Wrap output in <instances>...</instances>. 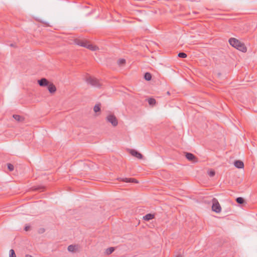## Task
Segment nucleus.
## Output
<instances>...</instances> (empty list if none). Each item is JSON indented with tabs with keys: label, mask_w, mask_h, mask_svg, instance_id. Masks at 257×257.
Instances as JSON below:
<instances>
[{
	"label": "nucleus",
	"mask_w": 257,
	"mask_h": 257,
	"mask_svg": "<svg viewBox=\"0 0 257 257\" xmlns=\"http://www.w3.org/2000/svg\"><path fill=\"white\" fill-rule=\"evenodd\" d=\"M47 87L49 92L51 93H54L56 91V87L52 83L50 82Z\"/></svg>",
	"instance_id": "9d476101"
},
{
	"label": "nucleus",
	"mask_w": 257,
	"mask_h": 257,
	"mask_svg": "<svg viewBox=\"0 0 257 257\" xmlns=\"http://www.w3.org/2000/svg\"><path fill=\"white\" fill-rule=\"evenodd\" d=\"M237 50L242 52H245L247 50L246 47H245V45L240 42V44H239L238 45H237V47L236 48Z\"/></svg>",
	"instance_id": "f8f14e48"
},
{
	"label": "nucleus",
	"mask_w": 257,
	"mask_h": 257,
	"mask_svg": "<svg viewBox=\"0 0 257 257\" xmlns=\"http://www.w3.org/2000/svg\"><path fill=\"white\" fill-rule=\"evenodd\" d=\"M44 231H45V229H42V230H41V231H42V232H44Z\"/></svg>",
	"instance_id": "7c9ffc66"
},
{
	"label": "nucleus",
	"mask_w": 257,
	"mask_h": 257,
	"mask_svg": "<svg viewBox=\"0 0 257 257\" xmlns=\"http://www.w3.org/2000/svg\"><path fill=\"white\" fill-rule=\"evenodd\" d=\"M75 43L80 46L86 48L92 51H95L98 49L96 46L89 44L88 42L85 40L76 39Z\"/></svg>",
	"instance_id": "f257e3e1"
},
{
	"label": "nucleus",
	"mask_w": 257,
	"mask_h": 257,
	"mask_svg": "<svg viewBox=\"0 0 257 257\" xmlns=\"http://www.w3.org/2000/svg\"><path fill=\"white\" fill-rule=\"evenodd\" d=\"M32 190L33 191H44L45 190V187L44 186H38V187H33L32 188Z\"/></svg>",
	"instance_id": "2eb2a0df"
},
{
	"label": "nucleus",
	"mask_w": 257,
	"mask_h": 257,
	"mask_svg": "<svg viewBox=\"0 0 257 257\" xmlns=\"http://www.w3.org/2000/svg\"><path fill=\"white\" fill-rule=\"evenodd\" d=\"M144 78L147 81H150L152 79V75L149 72H146L144 74Z\"/></svg>",
	"instance_id": "f3484780"
},
{
	"label": "nucleus",
	"mask_w": 257,
	"mask_h": 257,
	"mask_svg": "<svg viewBox=\"0 0 257 257\" xmlns=\"http://www.w3.org/2000/svg\"><path fill=\"white\" fill-rule=\"evenodd\" d=\"M212 210L216 213H220L221 211V207L217 199L213 198L212 200Z\"/></svg>",
	"instance_id": "7ed1b4c3"
},
{
	"label": "nucleus",
	"mask_w": 257,
	"mask_h": 257,
	"mask_svg": "<svg viewBox=\"0 0 257 257\" xmlns=\"http://www.w3.org/2000/svg\"><path fill=\"white\" fill-rule=\"evenodd\" d=\"M236 201L237 203L239 204H242L245 203V200L244 198L241 197H239L236 198Z\"/></svg>",
	"instance_id": "6ab92c4d"
},
{
	"label": "nucleus",
	"mask_w": 257,
	"mask_h": 257,
	"mask_svg": "<svg viewBox=\"0 0 257 257\" xmlns=\"http://www.w3.org/2000/svg\"><path fill=\"white\" fill-rule=\"evenodd\" d=\"M117 180L124 182L126 183H138L139 181L135 178H118Z\"/></svg>",
	"instance_id": "423d86ee"
},
{
	"label": "nucleus",
	"mask_w": 257,
	"mask_h": 257,
	"mask_svg": "<svg viewBox=\"0 0 257 257\" xmlns=\"http://www.w3.org/2000/svg\"><path fill=\"white\" fill-rule=\"evenodd\" d=\"M175 257H182V256L181 254H179L177 255L176 256H175Z\"/></svg>",
	"instance_id": "cd10ccee"
},
{
	"label": "nucleus",
	"mask_w": 257,
	"mask_h": 257,
	"mask_svg": "<svg viewBox=\"0 0 257 257\" xmlns=\"http://www.w3.org/2000/svg\"><path fill=\"white\" fill-rule=\"evenodd\" d=\"M167 94H168V95H170V92H169V91H168V92H167Z\"/></svg>",
	"instance_id": "c85d7f7f"
},
{
	"label": "nucleus",
	"mask_w": 257,
	"mask_h": 257,
	"mask_svg": "<svg viewBox=\"0 0 257 257\" xmlns=\"http://www.w3.org/2000/svg\"><path fill=\"white\" fill-rule=\"evenodd\" d=\"M95 112H97L100 111V104H96L93 108Z\"/></svg>",
	"instance_id": "4be33fe9"
},
{
	"label": "nucleus",
	"mask_w": 257,
	"mask_h": 257,
	"mask_svg": "<svg viewBox=\"0 0 257 257\" xmlns=\"http://www.w3.org/2000/svg\"><path fill=\"white\" fill-rule=\"evenodd\" d=\"M11 46H14L13 44H12L11 45Z\"/></svg>",
	"instance_id": "2f4dec72"
},
{
	"label": "nucleus",
	"mask_w": 257,
	"mask_h": 257,
	"mask_svg": "<svg viewBox=\"0 0 257 257\" xmlns=\"http://www.w3.org/2000/svg\"><path fill=\"white\" fill-rule=\"evenodd\" d=\"M155 217L154 215L151 213H149L146 214L145 216L143 217V219L146 221H149L150 220L152 219Z\"/></svg>",
	"instance_id": "4468645a"
},
{
	"label": "nucleus",
	"mask_w": 257,
	"mask_h": 257,
	"mask_svg": "<svg viewBox=\"0 0 257 257\" xmlns=\"http://www.w3.org/2000/svg\"><path fill=\"white\" fill-rule=\"evenodd\" d=\"M86 81L87 83L90 84L93 86L97 87H100L101 86V84L99 81L94 77L88 76L86 78Z\"/></svg>",
	"instance_id": "f03ea898"
},
{
	"label": "nucleus",
	"mask_w": 257,
	"mask_h": 257,
	"mask_svg": "<svg viewBox=\"0 0 257 257\" xmlns=\"http://www.w3.org/2000/svg\"><path fill=\"white\" fill-rule=\"evenodd\" d=\"M234 165L235 167L238 169H242L244 167V164L242 161L240 160H236L234 162Z\"/></svg>",
	"instance_id": "9b49d317"
},
{
	"label": "nucleus",
	"mask_w": 257,
	"mask_h": 257,
	"mask_svg": "<svg viewBox=\"0 0 257 257\" xmlns=\"http://www.w3.org/2000/svg\"><path fill=\"white\" fill-rule=\"evenodd\" d=\"M178 57L182 58H185L187 57V54L184 52H180L178 55Z\"/></svg>",
	"instance_id": "5701e85b"
},
{
	"label": "nucleus",
	"mask_w": 257,
	"mask_h": 257,
	"mask_svg": "<svg viewBox=\"0 0 257 257\" xmlns=\"http://www.w3.org/2000/svg\"><path fill=\"white\" fill-rule=\"evenodd\" d=\"M114 251V247H110L106 249V253L107 254H110L112 253Z\"/></svg>",
	"instance_id": "aec40b11"
},
{
	"label": "nucleus",
	"mask_w": 257,
	"mask_h": 257,
	"mask_svg": "<svg viewBox=\"0 0 257 257\" xmlns=\"http://www.w3.org/2000/svg\"><path fill=\"white\" fill-rule=\"evenodd\" d=\"M8 168L10 171H12L14 169V167L13 165L11 164H8Z\"/></svg>",
	"instance_id": "a878e982"
},
{
	"label": "nucleus",
	"mask_w": 257,
	"mask_h": 257,
	"mask_svg": "<svg viewBox=\"0 0 257 257\" xmlns=\"http://www.w3.org/2000/svg\"><path fill=\"white\" fill-rule=\"evenodd\" d=\"M13 117L18 122H23L24 120V117L18 114H14Z\"/></svg>",
	"instance_id": "ddd939ff"
},
{
	"label": "nucleus",
	"mask_w": 257,
	"mask_h": 257,
	"mask_svg": "<svg viewBox=\"0 0 257 257\" xmlns=\"http://www.w3.org/2000/svg\"><path fill=\"white\" fill-rule=\"evenodd\" d=\"M130 153L134 157H135L139 159H142L143 158V156L142 154H141L140 152H138L136 150L134 149H130Z\"/></svg>",
	"instance_id": "0eeeda50"
},
{
	"label": "nucleus",
	"mask_w": 257,
	"mask_h": 257,
	"mask_svg": "<svg viewBox=\"0 0 257 257\" xmlns=\"http://www.w3.org/2000/svg\"><path fill=\"white\" fill-rule=\"evenodd\" d=\"M50 83V82L46 78H42L41 79L38 80V83L40 86L42 87L48 86Z\"/></svg>",
	"instance_id": "6e6552de"
},
{
	"label": "nucleus",
	"mask_w": 257,
	"mask_h": 257,
	"mask_svg": "<svg viewBox=\"0 0 257 257\" xmlns=\"http://www.w3.org/2000/svg\"><path fill=\"white\" fill-rule=\"evenodd\" d=\"M208 174L210 177H213L215 174V172L214 170H211L208 171Z\"/></svg>",
	"instance_id": "393cba45"
},
{
	"label": "nucleus",
	"mask_w": 257,
	"mask_h": 257,
	"mask_svg": "<svg viewBox=\"0 0 257 257\" xmlns=\"http://www.w3.org/2000/svg\"><path fill=\"white\" fill-rule=\"evenodd\" d=\"M30 227L29 226H26L25 227V230L28 231L30 229Z\"/></svg>",
	"instance_id": "bb28decb"
},
{
	"label": "nucleus",
	"mask_w": 257,
	"mask_h": 257,
	"mask_svg": "<svg viewBox=\"0 0 257 257\" xmlns=\"http://www.w3.org/2000/svg\"><path fill=\"white\" fill-rule=\"evenodd\" d=\"M185 156L186 159L191 162L195 163L198 161V158L193 154L188 152L185 153Z\"/></svg>",
	"instance_id": "39448f33"
},
{
	"label": "nucleus",
	"mask_w": 257,
	"mask_h": 257,
	"mask_svg": "<svg viewBox=\"0 0 257 257\" xmlns=\"http://www.w3.org/2000/svg\"><path fill=\"white\" fill-rule=\"evenodd\" d=\"M125 60L124 59H120L117 61V64L119 66H122L125 64Z\"/></svg>",
	"instance_id": "412c9836"
},
{
	"label": "nucleus",
	"mask_w": 257,
	"mask_h": 257,
	"mask_svg": "<svg viewBox=\"0 0 257 257\" xmlns=\"http://www.w3.org/2000/svg\"><path fill=\"white\" fill-rule=\"evenodd\" d=\"M76 250L75 245H70L68 246V250L70 252H74Z\"/></svg>",
	"instance_id": "a211bd4d"
},
{
	"label": "nucleus",
	"mask_w": 257,
	"mask_h": 257,
	"mask_svg": "<svg viewBox=\"0 0 257 257\" xmlns=\"http://www.w3.org/2000/svg\"><path fill=\"white\" fill-rule=\"evenodd\" d=\"M44 231H45V229H42V230H41V231H42V232H44Z\"/></svg>",
	"instance_id": "c756f323"
},
{
	"label": "nucleus",
	"mask_w": 257,
	"mask_h": 257,
	"mask_svg": "<svg viewBox=\"0 0 257 257\" xmlns=\"http://www.w3.org/2000/svg\"><path fill=\"white\" fill-rule=\"evenodd\" d=\"M9 257H16V254H15V252L14 249H11L10 250Z\"/></svg>",
	"instance_id": "b1692460"
},
{
	"label": "nucleus",
	"mask_w": 257,
	"mask_h": 257,
	"mask_svg": "<svg viewBox=\"0 0 257 257\" xmlns=\"http://www.w3.org/2000/svg\"><path fill=\"white\" fill-rule=\"evenodd\" d=\"M228 42L230 45H231L232 47L235 48H236L237 45H238L239 44H240V41L234 38H230L229 39Z\"/></svg>",
	"instance_id": "1a4fd4ad"
},
{
	"label": "nucleus",
	"mask_w": 257,
	"mask_h": 257,
	"mask_svg": "<svg viewBox=\"0 0 257 257\" xmlns=\"http://www.w3.org/2000/svg\"><path fill=\"white\" fill-rule=\"evenodd\" d=\"M107 120L111 123L113 126H115L118 124L117 120L116 117L113 114H109L107 117Z\"/></svg>",
	"instance_id": "20e7f679"
},
{
	"label": "nucleus",
	"mask_w": 257,
	"mask_h": 257,
	"mask_svg": "<svg viewBox=\"0 0 257 257\" xmlns=\"http://www.w3.org/2000/svg\"><path fill=\"white\" fill-rule=\"evenodd\" d=\"M148 103L149 104V105H151V106H154L156 104V100L155 98H150L148 99Z\"/></svg>",
	"instance_id": "dca6fc26"
}]
</instances>
